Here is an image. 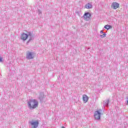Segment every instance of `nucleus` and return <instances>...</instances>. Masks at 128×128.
I'll return each mask as SVG.
<instances>
[{"label": "nucleus", "mask_w": 128, "mask_h": 128, "mask_svg": "<svg viewBox=\"0 0 128 128\" xmlns=\"http://www.w3.org/2000/svg\"><path fill=\"white\" fill-rule=\"evenodd\" d=\"M28 38V36L26 34L23 33L21 34L20 38L24 42V40H26Z\"/></svg>", "instance_id": "obj_6"}, {"label": "nucleus", "mask_w": 128, "mask_h": 128, "mask_svg": "<svg viewBox=\"0 0 128 128\" xmlns=\"http://www.w3.org/2000/svg\"><path fill=\"white\" fill-rule=\"evenodd\" d=\"M38 14H42V10H38Z\"/></svg>", "instance_id": "obj_14"}, {"label": "nucleus", "mask_w": 128, "mask_h": 128, "mask_svg": "<svg viewBox=\"0 0 128 128\" xmlns=\"http://www.w3.org/2000/svg\"><path fill=\"white\" fill-rule=\"evenodd\" d=\"M32 128H37L38 126L39 122L38 120L36 121H31L30 122Z\"/></svg>", "instance_id": "obj_5"}, {"label": "nucleus", "mask_w": 128, "mask_h": 128, "mask_svg": "<svg viewBox=\"0 0 128 128\" xmlns=\"http://www.w3.org/2000/svg\"><path fill=\"white\" fill-rule=\"evenodd\" d=\"M76 13L77 14H80V13L78 12V11H76Z\"/></svg>", "instance_id": "obj_16"}, {"label": "nucleus", "mask_w": 128, "mask_h": 128, "mask_svg": "<svg viewBox=\"0 0 128 128\" xmlns=\"http://www.w3.org/2000/svg\"><path fill=\"white\" fill-rule=\"evenodd\" d=\"M90 16H92V14L90 12H86L82 18H84V20L88 21L90 20Z\"/></svg>", "instance_id": "obj_4"}, {"label": "nucleus", "mask_w": 128, "mask_h": 128, "mask_svg": "<svg viewBox=\"0 0 128 128\" xmlns=\"http://www.w3.org/2000/svg\"><path fill=\"white\" fill-rule=\"evenodd\" d=\"M28 36H30V38L28 40L27 42V44H28V42H30L31 40H32V33L29 32L28 34Z\"/></svg>", "instance_id": "obj_11"}, {"label": "nucleus", "mask_w": 128, "mask_h": 128, "mask_svg": "<svg viewBox=\"0 0 128 128\" xmlns=\"http://www.w3.org/2000/svg\"><path fill=\"white\" fill-rule=\"evenodd\" d=\"M2 58H0V62H2Z\"/></svg>", "instance_id": "obj_17"}, {"label": "nucleus", "mask_w": 128, "mask_h": 128, "mask_svg": "<svg viewBox=\"0 0 128 128\" xmlns=\"http://www.w3.org/2000/svg\"><path fill=\"white\" fill-rule=\"evenodd\" d=\"M86 8H88V10H90V8H92V4L90 3H88L86 5Z\"/></svg>", "instance_id": "obj_9"}, {"label": "nucleus", "mask_w": 128, "mask_h": 128, "mask_svg": "<svg viewBox=\"0 0 128 128\" xmlns=\"http://www.w3.org/2000/svg\"><path fill=\"white\" fill-rule=\"evenodd\" d=\"M100 32V34H105L104 32V30H101Z\"/></svg>", "instance_id": "obj_15"}, {"label": "nucleus", "mask_w": 128, "mask_h": 128, "mask_svg": "<svg viewBox=\"0 0 128 128\" xmlns=\"http://www.w3.org/2000/svg\"><path fill=\"white\" fill-rule=\"evenodd\" d=\"M62 128H65L64 127L62 126Z\"/></svg>", "instance_id": "obj_18"}, {"label": "nucleus", "mask_w": 128, "mask_h": 128, "mask_svg": "<svg viewBox=\"0 0 128 128\" xmlns=\"http://www.w3.org/2000/svg\"><path fill=\"white\" fill-rule=\"evenodd\" d=\"M120 4L117 2H113L111 6V8H112L114 10H116L118 8Z\"/></svg>", "instance_id": "obj_7"}, {"label": "nucleus", "mask_w": 128, "mask_h": 128, "mask_svg": "<svg viewBox=\"0 0 128 128\" xmlns=\"http://www.w3.org/2000/svg\"><path fill=\"white\" fill-rule=\"evenodd\" d=\"M110 28H112V26L110 25H106L104 26V28H106V30H110Z\"/></svg>", "instance_id": "obj_12"}, {"label": "nucleus", "mask_w": 128, "mask_h": 128, "mask_svg": "<svg viewBox=\"0 0 128 128\" xmlns=\"http://www.w3.org/2000/svg\"><path fill=\"white\" fill-rule=\"evenodd\" d=\"M100 116H102V110L95 111L94 113V118L96 120H100Z\"/></svg>", "instance_id": "obj_2"}, {"label": "nucleus", "mask_w": 128, "mask_h": 128, "mask_svg": "<svg viewBox=\"0 0 128 128\" xmlns=\"http://www.w3.org/2000/svg\"><path fill=\"white\" fill-rule=\"evenodd\" d=\"M108 102H110L109 100H106L104 102V106H108Z\"/></svg>", "instance_id": "obj_10"}, {"label": "nucleus", "mask_w": 128, "mask_h": 128, "mask_svg": "<svg viewBox=\"0 0 128 128\" xmlns=\"http://www.w3.org/2000/svg\"><path fill=\"white\" fill-rule=\"evenodd\" d=\"M88 96H86V94H84L82 96V100H83V102L86 103V102H88Z\"/></svg>", "instance_id": "obj_8"}, {"label": "nucleus", "mask_w": 128, "mask_h": 128, "mask_svg": "<svg viewBox=\"0 0 128 128\" xmlns=\"http://www.w3.org/2000/svg\"><path fill=\"white\" fill-rule=\"evenodd\" d=\"M34 58V52H28L26 53V58L27 60H32Z\"/></svg>", "instance_id": "obj_3"}, {"label": "nucleus", "mask_w": 128, "mask_h": 128, "mask_svg": "<svg viewBox=\"0 0 128 128\" xmlns=\"http://www.w3.org/2000/svg\"><path fill=\"white\" fill-rule=\"evenodd\" d=\"M100 36L102 38H106V33H104L103 34L100 35Z\"/></svg>", "instance_id": "obj_13"}, {"label": "nucleus", "mask_w": 128, "mask_h": 128, "mask_svg": "<svg viewBox=\"0 0 128 128\" xmlns=\"http://www.w3.org/2000/svg\"><path fill=\"white\" fill-rule=\"evenodd\" d=\"M27 104L30 110H34V108H36L38 106V102L35 99L29 100Z\"/></svg>", "instance_id": "obj_1"}]
</instances>
